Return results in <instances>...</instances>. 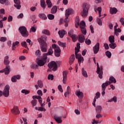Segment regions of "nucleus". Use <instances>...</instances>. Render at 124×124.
<instances>
[{"instance_id":"obj_16","label":"nucleus","mask_w":124,"mask_h":124,"mask_svg":"<svg viewBox=\"0 0 124 124\" xmlns=\"http://www.w3.org/2000/svg\"><path fill=\"white\" fill-rule=\"evenodd\" d=\"M61 51L62 50H61V48H60V47H57V48H56L54 50L55 56L59 58V57L61 56Z\"/></svg>"},{"instance_id":"obj_62","label":"nucleus","mask_w":124,"mask_h":124,"mask_svg":"<svg viewBox=\"0 0 124 124\" xmlns=\"http://www.w3.org/2000/svg\"><path fill=\"white\" fill-rule=\"evenodd\" d=\"M58 89L59 91H60L61 92V93H63V90H62V85H59L58 87Z\"/></svg>"},{"instance_id":"obj_58","label":"nucleus","mask_w":124,"mask_h":124,"mask_svg":"<svg viewBox=\"0 0 124 124\" xmlns=\"http://www.w3.org/2000/svg\"><path fill=\"white\" fill-rule=\"evenodd\" d=\"M37 93L38 94L39 96H42V95H43V93H42V91L40 90H38Z\"/></svg>"},{"instance_id":"obj_59","label":"nucleus","mask_w":124,"mask_h":124,"mask_svg":"<svg viewBox=\"0 0 124 124\" xmlns=\"http://www.w3.org/2000/svg\"><path fill=\"white\" fill-rule=\"evenodd\" d=\"M38 111H41V112L44 111V112H45V111H46V109H45V108H44L43 107H39Z\"/></svg>"},{"instance_id":"obj_51","label":"nucleus","mask_w":124,"mask_h":124,"mask_svg":"<svg viewBox=\"0 0 124 124\" xmlns=\"http://www.w3.org/2000/svg\"><path fill=\"white\" fill-rule=\"evenodd\" d=\"M21 93H25V94H29V93H30V91L23 89L21 91Z\"/></svg>"},{"instance_id":"obj_38","label":"nucleus","mask_w":124,"mask_h":124,"mask_svg":"<svg viewBox=\"0 0 124 124\" xmlns=\"http://www.w3.org/2000/svg\"><path fill=\"white\" fill-rule=\"evenodd\" d=\"M58 43L59 46H61V47H62L63 48H65V47H66L65 43H62L59 41H58Z\"/></svg>"},{"instance_id":"obj_54","label":"nucleus","mask_w":124,"mask_h":124,"mask_svg":"<svg viewBox=\"0 0 124 124\" xmlns=\"http://www.w3.org/2000/svg\"><path fill=\"white\" fill-rule=\"evenodd\" d=\"M97 22L99 26H102V21L101 20V18H98Z\"/></svg>"},{"instance_id":"obj_23","label":"nucleus","mask_w":124,"mask_h":124,"mask_svg":"<svg viewBox=\"0 0 124 124\" xmlns=\"http://www.w3.org/2000/svg\"><path fill=\"white\" fill-rule=\"evenodd\" d=\"M71 93V89H70V87L67 86V91L64 94L65 97H67V96L69 95Z\"/></svg>"},{"instance_id":"obj_46","label":"nucleus","mask_w":124,"mask_h":124,"mask_svg":"<svg viewBox=\"0 0 124 124\" xmlns=\"http://www.w3.org/2000/svg\"><path fill=\"white\" fill-rule=\"evenodd\" d=\"M78 62L79 63V65H81V62H84V58L80 57V58L78 59Z\"/></svg>"},{"instance_id":"obj_27","label":"nucleus","mask_w":124,"mask_h":124,"mask_svg":"<svg viewBox=\"0 0 124 124\" xmlns=\"http://www.w3.org/2000/svg\"><path fill=\"white\" fill-rule=\"evenodd\" d=\"M4 71L6 75L9 74L10 72V66H6V68L4 69Z\"/></svg>"},{"instance_id":"obj_17","label":"nucleus","mask_w":124,"mask_h":124,"mask_svg":"<svg viewBox=\"0 0 124 124\" xmlns=\"http://www.w3.org/2000/svg\"><path fill=\"white\" fill-rule=\"evenodd\" d=\"M53 49H52V47H50V48L48 50V52L46 53H44L43 54V57H47V56H51L53 55Z\"/></svg>"},{"instance_id":"obj_57","label":"nucleus","mask_w":124,"mask_h":124,"mask_svg":"<svg viewBox=\"0 0 124 124\" xmlns=\"http://www.w3.org/2000/svg\"><path fill=\"white\" fill-rule=\"evenodd\" d=\"M99 97H100V93L98 92L96 93V96L94 97V98H95V99H97V98H99Z\"/></svg>"},{"instance_id":"obj_30","label":"nucleus","mask_w":124,"mask_h":124,"mask_svg":"<svg viewBox=\"0 0 124 124\" xmlns=\"http://www.w3.org/2000/svg\"><path fill=\"white\" fill-rule=\"evenodd\" d=\"M96 113H99L102 111V107L101 106H97L95 108Z\"/></svg>"},{"instance_id":"obj_25","label":"nucleus","mask_w":124,"mask_h":124,"mask_svg":"<svg viewBox=\"0 0 124 124\" xmlns=\"http://www.w3.org/2000/svg\"><path fill=\"white\" fill-rule=\"evenodd\" d=\"M58 34H59L60 38H62V37H63V36L65 35V31H64V30L59 31H58Z\"/></svg>"},{"instance_id":"obj_20","label":"nucleus","mask_w":124,"mask_h":124,"mask_svg":"<svg viewBox=\"0 0 124 124\" xmlns=\"http://www.w3.org/2000/svg\"><path fill=\"white\" fill-rule=\"evenodd\" d=\"M108 82H109V85L112 84V83H113L114 84H116L117 83V80H116V78H114L113 76H110L109 78V81Z\"/></svg>"},{"instance_id":"obj_2","label":"nucleus","mask_w":124,"mask_h":124,"mask_svg":"<svg viewBox=\"0 0 124 124\" xmlns=\"http://www.w3.org/2000/svg\"><path fill=\"white\" fill-rule=\"evenodd\" d=\"M91 7V5L87 3H83L82 4V11L81 12L80 15L83 18H86L89 14V10Z\"/></svg>"},{"instance_id":"obj_50","label":"nucleus","mask_w":124,"mask_h":124,"mask_svg":"<svg viewBox=\"0 0 124 124\" xmlns=\"http://www.w3.org/2000/svg\"><path fill=\"white\" fill-rule=\"evenodd\" d=\"M85 43L87 45H91V43H92V41L89 39L86 38L85 39Z\"/></svg>"},{"instance_id":"obj_61","label":"nucleus","mask_w":124,"mask_h":124,"mask_svg":"<svg viewBox=\"0 0 124 124\" xmlns=\"http://www.w3.org/2000/svg\"><path fill=\"white\" fill-rule=\"evenodd\" d=\"M76 56V59H80V58H82V55H81V54H78L77 53L76 54H75Z\"/></svg>"},{"instance_id":"obj_18","label":"nucleus","mask_w":124,"mask_h":124,"mask_svg":"<svg viewBox=\"0 0 124 124\" xmlns=\"http://www.w3.org/2000/svg\"><path fill=\"white\" fill-rule=\"evenodd\" d=\"M74 61H75V56L74 54L71 55L69 59V63L70 65H71L73 62H74Z\"/></svg>"},{"instance_id":"obj_12","label":"nucleus","mask_w":124,"mask_h":124,"mask_svg":"<svg viewBox=\"0 0 124 124\" xmlns=\"http://www.w3.org/2000/svg\"><path fill=\"white\" fill-rule=\"evenodd\" d=\"M99 43H97L93 47V51L94 54H97L99 51Z\"/></svg>"},{"instance_id":"obj_37","label":"nucleus","mask_w":124,"mask_h":124,"mask_svg":"<svg viewBox=\"0 0 124 124\" xmlns=\"http://www.w3.org/2000/svg\"><path fill=\"white\" fill-rule=\"evenodd\" d=\"M42 32L43 34H46V35H51V33L47 30H44Z\"/></svg>"},{"instance_id":"obj_40","label":"nucleus","mask_w":124,"mask_h":124,"mask_svg":"<svg viewBox=\"0 0 124 124\" xmlns=\"http://www.w3.org/2000/svg\"><path fill=\"white\" fill-rule=\"evenodd\" d=\"M109 46L111 49H115L116 48V43H110V44L109 45Z\"/></svg>"},{"instance_id":"obj_10","label":"nucleus","mask_w":124,"mask_h":124,"mask_svg":"<svg viewBox=\"0 0 124 124\" xmlns=\"http://www.w3.org/2000/svg\"><path fill=\"white\" fill-rule=\"evenodd\" d=\"M14 1L15 3V4L14 5L15 7H16V9H20L21 1L20 0H14Z\"/></svg>"},{"instance_id":"obj_32","label":"nucleus","mask_w":124,"mask_h":124,"mask_svg":"<svg viewBox=\"0 0 124 124\" xmlns=\"http://www.w3.org/2000/svg\"><path fill=\"white\" fill-rule=\"evenodd\" d=\"M46 3L47 5L48 8H51V7L53 6V4H52V2H51V0H46Z\"/></svg>"},{"instance_id":"obj_13","label":"nucleus","mask_w":124,"mask_h":124,"mask_svg":"<svg viewBox=\"0 0 124 124\" xmlns=\"http://www.w3.org/2000/svg\"><path fill=\"white\" fill-rule=\"evenodd\" d=\"M53 118L55 122H56L57 124H62V116L58 117L57 116V115H55Z\"/></svg>"},{"instance_id":"obj_6","label":"nucleus","mask_w":124,"mask_h":124,"mask_svg":"<svg viewBox=\"0 0 124 124\" xmlns=\"http://www.w3.org/2000/svg\"><path fill=\"white\" fill-rule=\"evenodd\" d=\"M10 89V87L9 85H6L4 88L3 91V95L5 97H8L9 96V90Z\"/></svg>"},{"instance_id":"obj_29","label":"nucleus","mask_w":124,"mask_h":124,"mask_svg":"<svg viewBox=\"0 0 124 124\" xmlns=\"http://www.w3.org/2000/svg\"><path fill=\"white\" fill-rule=\"evenodd\" d=\"M40 5L43 9H45V8H46V6L47 5L45 4V0H40Z\"/></svg>"},{"instance_id":"obj_42","label":"nucleus","mask_w":124,"mask_h":124,"mask_svg":"<svg viewBox=\"0 0 124 124\" xmlns=\"http://www.w3.org/2000/svg\"><path fill=\"white\" fill-rule=\"evenodd\" d=\"M81 33L84 35H86L87 34V30H86V28H80Z\"/></svg>"},{"instance_id":"obj_5","label":"nucleus","mask_w":124,"mask_h":124,"mask_svg":"<svg viewBox=\"0 0 124 124\" xmlns=\"http://www.w3.org/2000/svg\"><path fill=\"white\" fill-rule=\"evenodd\" d=\"M48 66L50 69H52V68L53 71H56L57 69H58V65L55 61H52L50 62L48 64Z\"/></svg>"},{"instance_id":"obj_26","label":"nucleus","mask_w":124,"mask_h":124,"mask_svg":"<svg viewBox=\"0 0 124 124\" xmlns=\"http://www.w3.org/2000/svg\"><path fill=\"white\" fill-rule=\"evenodd\" d=\"M58 11V8L57 7V6H54L52 7V8L51 9L50 13L51 14H55L57 13V12Z\"/></svg>"},{"instance_id":"obj_15","label":"nucleus","mask_w":124,"mask_h":124,"mask_svg":"<svg viewBox=\"0 0 124 124\" xmlns=\"http://www.w3.org/2000/svg\"><path fill=\"white\" fill-rule=\"evenodd\" d=\"M9 56L8 55L5 56L4 58V64L6 65V66H9V63H10V61L9 60Z\"/></svg>"},{"instance_id":"obj_60","label":"nucleus","mask_w":124,"mask_h":124,"mask_svg":"<svg viewBox=\"0 0 124 124\" xmlns=\"http://www.w3.org/2000/svg\"><path fill=\"white\" fill-rule=\"evenodd\" d=\"M73 33H74V31H73L72 30H70L68 32V34L69 36H71V35H72V34H73Z\"/></svg>"},{"instance_id":"obj_11","label":"nucleus","mask_w":124,"mask_h":124,"mask_svg":"<svg viewBox=\"0 0 124 124\" xmlns=\"http://www.w3.org/2000/svg\"><path fill=\"white\" fill-rule=\"evenodd\" d=\"M74 11L72 9H67L65 11V17L68 18L70 16V14H73Z\"/></svg>"},{"instance_id":"obj_22","label":"nucleus","mask_w":124,"mask_h":124,"mask_svg":"<svg viewBox=\"0 0 124 124\" xmlns=\"http://www.w3.org/2000/svg\"><path fill=\"white\" fill-rule=\"evenodd\" d=\"M85 36L83 34H80L78 36V42L80 43H83L85 42Z\"/></svg>"},{"instance_id":"obj_43","label":"nucleus","mask_w":124,"mask_h":124,"mask_svg":"<svg viewBox=\"0 0 124 124\" xmlns=\"http://www.w3.org/2000/svg\"><path fill=\"white\" fill-rule=\"evenodd\" d=\"M47 18L48 19H49V20H54V18H55V16H54V15L49 14L47 15Z\"/></svg>"},{"instance_id":"obj_7","label":"nucleus","mask_w":124,"mask_h":124,"mask_svg":"<svg viewBox=\"0 0 124 124\" xmlns=\"http://www.w3.org/2000/svg\"><path fill=\"white\" fill-rule=\"evenodd\" d=\"M46 60H47V57L43 56L42 59L38 60L37 62L38 66H43L46 63Z\"/></svg>"},{"instance_id":"obj_41","label":"nucleus","mask_w":124,"mask_h":124,"mask_svg":"<svg viewBox=\"0 0 124 124\" xmlns=\"http://www.w3.org/2000/svg\"><path fill=\"white\" fill-rule=\"evenodd\" d=\"M31 104H32V107H34L37 104V100L36 99H34L31 101Z\"/></svg>"},{"instance_id":"obj_45","label":"nucleus","mask_w":124,"mask_h":124,"mask_svg":"<svg viewBox=\"0 0 124 124\" xmlns=\"http://www.w3.org/2000/svg\"><path fill=\"white\" fill-rule=\"evenodd\" d=\"M97 10L98 11L99 17H101V11H102L101 7H98Z\"/></svg>"},{"instance_id":"obj_35","label":"nucleus","mask_w":124,"mask_h":124,"mask_svg":"<svg viewBox=\"0 0 124 124\" xmlns=\"http://www.w3.org/2000/svg\"><path fill=\"white\" fill-rule=\"evenodd\" d=\"M39 17L41 18L43 20H46L47 19V16L44 14H39Z\"/></svg>"},{"instance_id":"obj_52","label":"nucleus","mask_w":124,"mask_h":124,"mask_svg":"<svg viewBox=\"0 0 124 124\" xmlns=\"http://www.w3.org/2000/svg\"><path fill=\"white\" fill-rule=\"evenodd\" d=\"M47 79L48 80H54V75H51V74L48 75L47 77Z\"/></svg>"},{"instance_id":"obj_55","label":"nucleus","mask_w":124,"mask_h":124,"mask_svg":"<svg viewBox=\"0 0 124 124\" xmlns=\"http://www.w3.org/2000/svg\"><path fill=\"white\" fill-rule=\"evenodd\" d=\"M26 42H27V43H29L30 46L31 47V46H32V42H31V41L30 39H27Z\"/></svg>"},{"instance_id":"obj_21","label":"nucleus","mask_w":124,"mask_h":124,"mask_svg":"<svg viewBox=\"0 0 124 124\" xmlns=\"http://www.w3.org/2000/svg\"><path fill=\"white\" fill-rule=\"evenodd\" d=\"M110 85V82L108 81H107L105 83H103L102 84V90L104 91V90H106V87Z\"/></svg>"},{"instance_id":"obj_44","label":"nucleus","mask_w":124,"mask_h":124,"mask_svg":"<svg viewBox=\"0 0 124 124\" xmlns=\"http://www.w3.org/2000/svg\"><path fill=\"white\" fill-rule=\"evenodd\" d=\"M121 31H122V30H121V29L118 28L117 30H115L114 31V34H115L116 36H118L119 35V32H121Z\"/></svg>"},{"instance_id":"obj_48","label":"nucleus","mask_w":124,"mask_h":124,"mask_svg":"<svg viewBox=\"0 0 124 124\" xmlns=\"http://www.w3.org/2000/svg\"><path fill=\"white\" fill-rule=\"evenodd\" d=\"M21 46H22V47H25V48H28V50H29V47H28V45L27 44V42H22L21 43Z\"/></svg>"},{"instance_id":"obj_8","label":"nucleus","mask_w":124,"mask_h":124,"mask_svg":"<svg viewBox=\"0 0 124 124\" xmlns=\"http://www.w3.org/2000/svg\"><path fill=\"white\" fill-rule=\"evenodd\" d=\"M11 112L14 115H19L20 114V110L17 106H15L13 109H11Z\"/></svg>"},{"instance_id":"obj_19","label":"nucleus","mask_w":124,"mask_h":124,"mask_svg":"<svg viewBox=\"0 0 124 124\" xmlns=\"http://www.w3.org/2000/svg\"><path fill=\"white\" fill-rule=\"evenodd\" d=\"M76 95L78 96V97L80 98V99H82V98H83V97L84 96L83 93L82 92H80V91H76Z\"/></svg>"},{"instance_id":"obj_49","label":"nucleus","mask_w":124,"mask_h":124,"mask_svg":"<svg viewBox=\"0 0 124 124\" xmlns=\"http://www.w3.org/2000/svg\"><path fill=\"white\" fill-rule=\"evenodd\" d=\"M37 84L39 88H40L41 89L42 88H43V83H42V81H41V80H38L37 82Z\"/></svg>"},{"instance_id":"obj_33","label":"nucleus","mask_w":124,"mask_h":124,"mask_svg":"<svg viewBox=\"0 0 124 124\" xmlns=\"http://www.w3.org/2000/svg\"><path fill=\"white\" fill-rule=\"evenodd\" d=\"M108 40L110 43H114L115 42V37L113 35H111L108 37Z\"/></svg>"},{"instance_id":"obj_14","label":"nucleus","mask_w":124,"mask_h":124,"mask_svg":"<svg viewBox=\"0 0 124 124\" xmlns=\"http://www.w3.org/2000/svg\"><path fill=\"white\" fill-rule=\"evenodd\" d=\"M20 79H21V76H14L11 78V81L13 83H16V82H17V80H20Z\"/></svg>"},{"instance_id":"obj_47","label":"nucleus","mask_w":124,"mask_h":124,"mask_svg":"<svg viewBox=\"0 0 124 124\" xmlns=\"http://www.w3.org/2000/svg\"><path fill=\"white\" fill-rule=\"evenodd\" d=\"M35 32L36 31V28L34 26H32L31 28L30 29V32Z\"/></svg>"},{"instance_id":"obj_3","label":"nucleus","mask_w":124,"mask_h":124,"mask_svg":"<svg viewBox=\"0 0 124 124\" xmlns=\"http://www.w3.org/2000/svg\"><path fill=\"white\" fill-rule=\"evenodd\" d=\"M18 31L21 33L23 37H28L29 36V32L25 26H21L19 28Z\"/></svg>"},{"instance_id":"obj_56","label":"nucleus","mask_w":124,"mask_h":124,"mask_svg":"<svg viewBox=\"0 0 124 124\" xmlns=\"http://www.w3.org/2000/svg\"><path fill=\"white\" fill-rule=\"evenodd\" d=\"M7 38L5 37H2L0 38V41H1V42H5Z\"/></svg>"},{"instance_id":"obj_53","label":"nucleus","mask_w":124,"mask_h":124,"mask_svg":"<svg viewBox=\"0 0 124 124\" xmlns=\"http://www.w3.org/2000/svg\"><path fill=\"white\" fill-rule=\"evenodd\" d=\"M106 55L107 56V57H108L109 58H111V52H110V51H107L106 52Z\"/></svg>"},{"instance_id":"obj_64","label":"nucleus","mask_w":124,"mask_h":124,"mask_svg":"<svg viewBox=\"0 0 124 124\" xmlns=\"http://www.w3.org/2000/svg\"><path fill=\"white\" fill-rule=\"evenodd\" d=\"M120 22H121L122 26H124V18H121L120 20Z\"/></svg>"},{"instance_id":"obj_31","label":"nucleus","mask_w":124,"mask_h":124,"mask_svg":"<svg viewBox=\"0 0 124 124\" xmlns=\"http://www.w3.org/2000/svg\"><path fill=\"white\" fill-rule=\"evenodd\" d=\"M20 42L19 41H16L15 43H13V45L12 46V51H15V48H16V46H15L16 45H18V44H19Z\"/></svg>"},{"instance_id":"obj_28","label":"nucleus","mask_w":124,"mask_h":124,"mask_svg":"<svg viewBox=\"0 0 124 124\" xmlns=\"http://www.w3.org/2000/svg\"><path fill=\"white\" fill-rule=\"evenodd\" d=\"M118 12V10L116 8H110V14H116Z\"/></svg>"},{"instance_id":"obj_24","label":"nucleus","mask_w":124,"mask_h":124,"mask_svg":"<svg viewBox=\"0 0 124 124\" xmlns=\"http://www.w3.org/2000/svg\"><path fill=\"white\" fill-rule=\"evenodd\" d=\"M39 66L38 64L32 63L30 65V68L31 69H33L34 70H36V69H38Z\"/></svg>"},{"instance_id":"obj_34","label":"nucleus","mask_w":124,"mask_h":124,"mask_svg":"<svg viewBox=\"0 0 124 124\" xmlns=\"http://www.w3.org/2000/svg\"><path fill=\"white\" fill-rule=\"evenodd\" d=\"M81 70L83 76H84V77H85V78H88V74L87 73V72L85 70V69L84 68H82Z\"/></svg>"},{"instance_id":"obj_1","label":"nucleus","mask_w":124,"mask_h":124,"mask_svg":"<svg viewBox=\"0 0 124 124\" xmlns=\"http://www.w3.org/2000/svg\"><path fill=\"white\" fill-rule=\"evenodd\" d=\"M46 40H47V37L44 36H42L41 38L38 39V41L40 43L41 46V50L43 52H47L48 46H47V43L45 42Z\"/></svg>"},{"instance_id":"obj_9","label":"nucleus","mask_w":124,"mask_h":124,"mask_svg":"<svg viewBox=\"0 0 124 124\" xmlns=\"http://www.w3.org/2000/svg\"><path fill=\"white\" fill-rule=\"evenodd\" d=\"M68 74V72L67 71H64L62 72V75H63L62 83H63V84H66V80H67V75Z\"/></svg>"},{"instance_id":"obj_36","label":"nucleus","mask_w":124,"mask_h":124,"mask_svg":"<svg viewBox=\"0 0 124 124\" xmlns=\"http://www.w3.org/2000/svg\"><path fill=\"white\" fill-rule=\"evenodd\" d=\"M79 27L80 29L86 28V23H85L84 21H81L79 24Z\"/></svg>"},{"instance_id":"obj_4","label":"nucleus","mask_w":124,"mask_h":124,"mask_svg":"<svg viewBox=\"0 0 124 124\" xmlns=\"http://www.w3.org/2000/svg\"><path fill=\"white\" fill-rule=\"evenodd\" d=\"M96 73L98 74L99 78H100V79H102V75H103V66H100V67H99L98 63H97Z\"/></svg>"},{"instance_id":"obj_39","label":"nucleus","mask_w":124,"mask_h":124,"mask_svg":"<svg viewBox=\"0 0 124 124\" xmlns=\"http://www.w3.org/2000/svg\"><path fill=\"white\" fill-rule=\"evenodd\" d=\"M71 37L73 42H76V41H77V35L73 34L71 36Z\"/></svg>"},{"instance_id":"obj_63","label":"nucleus","mask_w":124,"mask_h":124,"mask_svg":"<svg viewBox=\"0 0 124 124\" xmlns=\"http://www.w3.org/2000/svg\"><path fill=\"white\" fill-rule=\"evenodd\" d=\"M35 54L36 56H38V57H39V55H40V50H37L35 51Z\"/></svg>"}]
</instances>
